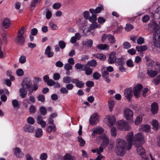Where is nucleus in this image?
<instances>
[{
    "instance_id": "obj_1",
    "label": "nucleus",
    "mask_w": 160,
    "mask_h": 160,
    "mask_svg": "<svg viewBox=\"0 0 160 160\" xmlns=\"http://www.w3.org/2000/svg\"><path fill=\"white\" fill-rule=\"evenodd\" d=\"M127 143L123 139L118 138L116 139L115 151V152L119 156H123L126 152V150L130 149L128 148Z\"/></svg>"
},
{
    "instance_id": "obj_2",
    "label": "nucleus",
    "mask_w": 160,
    "mask_h": 160,
    "mask_svg": "<svg viewBox=\"0 0 160 160\" xmlns=\"http://www.w3.org/2000/svg\"><path fill=\"white\" fill-rule=\"evenodd\" d=\"M21 86L22 87L26 89H29L30 92H32L33 91H36L38 88V86L35 84L33 85V87H32V81L31 79L28 78H24L22 81Z\"/></svg>"
},
{
    "instance_id": "obj_3",
    "label": "nucleus",
    "mask_w": 160,
    "mask_h": 160,
    "mask_svg": "<svg viewBox=\"0 0 160 160\" xmlns=\"http://www.w3.org/2000/svg\"><path fill=\"white\" fill-rule=\"evenodd\" d=\"M26 30V29L24 27H21L18 30L15 40L16 43L19 44H22L24 43L25 39L23 35Z\"/></svg>"
},
{
    "instance_id": "obj_4",
    "label": "nucleus",
    "mask_w": 160,
    "mask_h": 160,
    "mask_svg": "<svg viewBox=\"0 0 160 160\" xmlns=\"http://www.w3.org/2000/svg\"><path fill=\"white\" fill-rule=\"evenodd\" d=\"M133 144L137 148V150L138 153L142 157L141 160H148V158L145 157V152L143 147L139 144H136V143H134ZM150 156L152 158V160H154L152 157L151 155H150Z\"/></svg>"
},
{
    "instance_id": "obj_5",
    "label": "nucleus",
    "mask_w": 160,
    "mask_h": 160,
    "mask_svg": "<svg viewBox=\"0 0 160 160\" xmlns=\"http://www.w3.org/2000/svg\"><path fill=\"white\" fill-rule=\"evenodd\" d=\"M124 117L131 122H133V113L132 111L129 108H127L124 111Z\"/></svg>"
},
{
    "instance_id": "obj_6",
    "label": "nucleus",
    "mask_w": 160,
    "mask_h": 160,
    "mask_svg": "<svg viewBox=\"0 0 160 160\" xmlns=\"http://www.w3.org/2000/svg\"><path fill=\"white\" fill-rule=\"evenodd\" d=\"M148 29L151 30L152 32H154L159 28V25L154 20H151L148 24Z\"/></svg>"
},
{
    "instance_id": "obj_7",
    "label": "nucleus",
    "mask_w": 160,
    "mask_h": 160,
    "mask_svg": "<svg viewBox=\"0 0 160 160\" xmlns=\"http://www.w3.org/2000/svg\"><path fill=\"white\" fill-rule=\"evenodd\" d=\"M134 142L136 144L143 143L144 141V136L141 132H138L134 135Z\"/></svg>"
},
{
    "instance_id": "obj_8",
    "label": "nucleus",
    "mask_w": 160,
    "mask_h": 160,
    "mask_svg": "<svg viewBox=\"0 0 160 160\" xmlns=\"http://www.w3.org/2000/svg\"><path fill=\"white\" fill-rule=\"evenodd\" d=\"M118 128L120 130L128 131L131 130V128L127 123L123 121H120L118 122Z\"/></svg>"
},
{
    "instance_id": "obj_9",
    "label": "nucleus",
    "mask_w": 160,
    "mask_h": 160,
    "mask_svg": "<svg viewBox=\"0 0 160 160\" xmlns=\"http://www.w3.org/2000/svg\"><path fill=\"white\" fill-rule=\"evenodd\" d=\"M143 86L141 84H138L134 87L133 93L134 96L137 98L139 97L141 90Z\"/></svg>"
},
{
    "instance_id": "obj_10",
    "label": "nucleus",
    "mask_w": 160,
    "mask_h": 160,
    "mask_svg": "<svg viewBox=\"0 0 160 160\" xmlns=\"http://www.w3.org/2000/svg\"><path fill=\"white\" fill-rule=\"evenodd\" d=\"M133 136V132H130L128 133L125 137L126 139L128 142L127 144L128 145L129 149H131L132 146V138Z\"/></svg>"
},
{
    "instance_id": "obj_11",
    "label": "nucleus",
    "mask_w": 160,
    "mask_h": 160,
    "mask_svg": "<svg viewBox=\"0 0 160 160\" xmlns=\"http://www.w3.org/2000/svg\"><path fill=\"white\" fill-rule=\"evenodd\" d=\"M99 116L97 113H95L90 117V123L91 125H95L98 122Z\"/></svg>"
},
{
    "instance_id": "obj_12",
    "label": "nucleus",
    "mask_w": 160,
    "mask_h": 160,
    "mask_svg": "<svg viewBox=\"0 0 160 160\" xmlns=\"http://www.w3.org/2000/svg\"><path fill=\"white\" fill-rule=\"evenodd\" d=\"M100 138L102 140V146L107 147L109 143V139L108 137L104 134H102Z\"/></svg>"
},
{
    "instance_id": "obj_13",
    "label": "nucleus",
    "mask_w": 160,
    "mask_h": 160,
    "mask_svg": "<svg viewBox=\"0 0 160 160\" xmlns=\"http://www.w3.org/2000/svg\"><path fill=\"white\" fill-rule=\"evenodd\" d=\"M107 118L108 121L106 122L107 124L109 127H111L115 123L116 119L113 116H108Z\"/></svg>"
},
{
    "instance_id": "obj_14",
    "label": "nucleus",
    "mask_w": 160,
    "mask_h": 160,
    "mask_svg": "<svg viewBox=\"0 0 160 160\" xmlns=\"http://www.w3.org/2000/svg\"><path fill=\"white\" fill-rule=\"evenodd\" d=\"M132 90L129 88L124 90V95L126 98L129 101H130L132 96Z\"/></svg>"
},
{
    "instance_id": "obj_15",
    "label": "nucleus",
    "mask_w": 160,
    "mask_h": 160,
    "mask_svg": "<svg viewBox=\"0 0 160 160\" xmlns=\"http://www.w3.org/2000/svg\"><path fill=\"white\" fill-rule=\"evenodd\" d=\"M116 53L115 52H111L109 55V58L108 60V62L109 64L114 63L116 60Z\"/></svg>"
},
{
    "instance_id": "obj_16",
    "label": "nucleus",
    "mask_w": 160,
    "mask_h": 160,
    "mask_svg": "<svg viewBox=\"0 0 160 160\" xmlns=\"http://www.w3.org/2000/svg\"><path fill=\"white\" fill-rule=\"evenodd\" d=\"M72 83L75 84L76 87L79 88H82L84 86V83L78 79L72 78Z\"/></svg>"
},
{
    "instance_id": "obj_17",
    "label": "nucleus",
    "mask_w": 160,
    "mask_h": 160,
    "mask_svg": "<svg viewBox=\"0 0 160 160\" xmlns=\"http://www.w3.org/2000/svg\"><path fill=\"white\" fill-rule=\"evenodd\" d=\"M150 126L148 125H142L139 128V131L145 132H149L150 131Z\"/></svg>"
},
{
    "instance_id": "obj_18",
    "label": "nucleus",
    "mask_w": 160,
    "mask_h": 160,
    "mask_svg": "<svg viewBox=\"0 0 160 160\" xmlns=\"http://www.w3.org/2000/svg\"><path fill=\"white\" fill-rule=\"evenodd\" d=\"M153 42L160 41V28L155 31L153 34Z\"/></svg>"
},
{
    "instance_id": "obj_19",
    "label": "nucleus",
    "mask_w": 160,
    "mask_h": 160,
    "mask_svg": "<svg viewBox=\"0 0 160 160\" xmlns=\"http://www.w3.org/2000/svg\"><path fill=\"white\" fill-rule=\"evenodd\" d=\"M12 23L10 20L8 18L4 19L2 23V26L5 28H8L11 25Z\"/></svg>"
},
{
    "instance_id": "obj_20",
    "label": "nucleus",
    "mask_w": 160,
    "mask_h": 160,
    "mask_svg": "<svg viewBox=\"0 0 160 160\" xmlns=\"http://www.w3.org/2000/svg\"><path fill=\"white\" fill-rule=\"evenodd\" d=\"M23 130L26 132L32 133L34 131V128L32 126L27 124L23 127Z\"/></svg>"
},
{
    "instance_id": "obj_21",
    "label": "nucleus",
    "mask_w": 160,
    "mask_h": 160,
    "mask_svg": "<svg viewBox=\"0 0 160 160\" xmlns=\"http://www.w3.org/2000/svg\"><path fill=\"white\" fill-rule=\"evenodd\" d=\"M146 73L151 78H153L158 74L157 71L152 69H147Z\"/></svg>"
},
{
    "instance_id": "obj_22",
    "label": "nucleus",
    "mask_w": 160,
    "mask_h": 160,
    "mask_svg": "<svg viewBox=\"0 0 160 160\" xmlns=\"http://www.w3.org/2000/svg\"><path fill=\"white\" fill-rule=\"evenodd\" d=\"M151 111L153 114H156L158 110V106L156 102H153L151 105Z\"/></svg>"
},
{
    "instance_id": "obj_23",
    "label": "nucleus",
    "mask_w": 160,
    "mask_h": 160,
    "mask_svg": "<svg viewBox=\"0 0 160 160\" xmlns=\"http://www.w3.org/2000/svg\"><path fill=\"white\" fill-rule=\"evenodd\" d=\"M45 54L48 57L51 58L54 55V52L51 51V47L50 46H47L45 51Z\"/></svg>"
},
{
    "instance_id": "obj_24",
    "label": "nucleus",
    "mask_w": 160,
    "mask_h": 160,
    "mask_svg": "<svg viewBox=\"0 0 160 160\" xmlns=\"http://www.w3.org/2000/svg\"><path fill=\"white\" fill-rule=\"evenodd\" d=\"M43 14L46 15V18L48 19L51 18L52 16L51 11L48 8H46L45 9L43 12Z\"/></svg>"
},
{
    "instance_id": "obj_25",
    "label": "nucleus",
    "mask_w": 160,
    "mask_h": 160,
    "mask_svg": "<svg viewBox=\"0 0 160 160\" xmlns=\"http://www.w3.org/2000/svg\"><path fill=\"white\" fill-rule=\"evenodd\" d=\"M19 92L20 94V96L23 98L26 97L27 94V91L26 89L22 87L20 89Z\"/></svg>"
},
{
    "instance_id": "obj_26",
    "label": "nucleus",
    "mask_w": 160,
    "mask_h": 160,
    "mask_svg": "<svg viewBox=\"0 0 160 160\" xmlns=\"http://www.w3.org/2000/svg\"><path fill=\"white\" fill-rule=\"evenodd\" d=\"M103 131L102 128L98 127L93 129L92 134L94 135L95 134H100L102 133Z\"/></svg>"
},
{
    "instance_id": "obj_27",
    "label": "nucleus",
    "mask_w": 160,
    "mask_h": 160,
    "mask_svg": "<svg viewBox=\"0 0 160 160\" xmlns=\"http://www.w3.org/2000/svg\"><path fill=\"white\" fill-rule=\"evenodd\" d=\"M48 128L47 131L49 133H51L52 132H55L56 131L57 129L55 124H52L47 125Z\"/></svg>"
},
{
    "instance_id": "obj_28",
    "label": "nucleus",
    "mask_w": 160,
    "mask_h": 160,
    "mask_svg": "<svg viewBox=\"0 0 160 160\" xmlns=\"http://www.w3.org/2000/svg\"><path fill=\"white\" fill-rule=\"evenodd\" d=\"M155 62L153 60L150 59L149 62H147L146 63V68L147 69H152L154 65L155 64Z\"/></svg>"
},
{
    "instance_id": "obj_29",
    "label": "nucleus",
    "mask_w": 160,
    "mask_h": 160,
    "mask_svg": "<svg viewBox=\"0 0 160 160\" xmlns=\"http://www.w3.org/2000/svg\"><path fill=\"white\" fill-rule=\"evenodd\" d=\"M14 153L18 157L21 158L23 156L21 149L18 148H16L14 150Z\"/></svg>"
},
{
    "instance_id": "obj_30",
    "label": "nucleus",
    "mask_w": 160,
    "mask_h": 160,
    "mask_svg": "<svg viewBox=\"0 0 160 160\" xmlns=\"http://www.w3.org/2000/svg\"><path fill=\"white\" fill-rule=\"evenodd\" d=\"M75 68L78 69H81L84 71L87 67L86 64H82L80 63H77L75 65Z\"/></svg>"
},
{
    "instance_id": "obj_31",
    "label": "nucleus",
    "mask_w": 160,
    "mask_h": 160,
    "mask_svg": "<svg viewBox=\"0 0 160 160\" xmlns=\"http://www.w3.org/2000/svg\"><path fill=\"white\" fill-rule=\"evenodd\" d=\"M92 41L91 39L83 41L82 43L83 45L86 46L88 47H91L92 44Z\"/></svg>"
},
{
    "instance_id": "obj_32",
    "label": "nucleus",
    "mask_w": 160,
    "mask_h": 160,
    "mask_svg": "<svg viewBox=\"0 0 160 160\" xmlns=\"http://www.w3.org/2000/svg\"><path fill=\"white\" fill-rule=\"evenodd\" d=\"M12 103L14 109H17L20 108V105L19 104L18 101L17 100H12Z\"/></svg>"
},
{
    "instance_id": "obj_33",
    "label": "nucleus",
    "mask_w": 160,
    "mask_h": 160,
    "mask_svg": "<svg viewBox=\"0 0 160 160\" xmlns=\"http://www.w3.org/2000/svg\"><path fill=\"white\" fill-rule=\"evenodd\" d=\"M98 48L99 49L102 50H108L109 49V46L105 44H100L98 46Z\"/></svg>"
},
{
    "instance_id": "obj_34",
    "label": "nucleus",
    "mask_w": 160,
    "mask_h": 160,
    "mask_svg": "<svg viewBox=\"0 0 160 160\" xmlns=\"http://www.w3.org/2000/svg\"><path fill=\"white\" fill-rule=\"evenodd\" d=\"M151 124L153 126L152 128L155 130H157L159 128L158 123L156 120H153L151 122Z\"/></svg>"
},
{
    "instance_id": "obj_35",
    "label": "nucleus",
    "mask_w": 160,
    "mask_h": 160,
    "mask_svg": "<svg viewBox=\"0 0 160 160\" xmlns=\"http://www.w3.org/2000/svg\"><path fill=\"white\" fill-rule=\"evenodd\" d=\"M2 40H0V43L1 45H2L3 43H7V32H5L2 33Z\"/></svg>"
},
{
    "instance_id": "obj_36",
    "label": "nucleus",
    "mask_w": 160,
    "mask_h": 160,
    "mask_svg": "<svg viewBox=\"0 0 160 160\" xmlns=\"http://www.w3.org/2000/svg\"><path fill=\"white\" fill-rule=\"evenodd\" d=\"M108 39L110 43L113 44L115 43L116 40L114 36L111 34L108 35Z\"/></svg>"
},
{
    "instance_id": "obj_37",
    "label": "nucleus",
    "mask_w": 160,
    "mask_h": 160,
    "mask_svg": "<svg viewBox=\"0 0 160 160\" xmlns=\"http://www.w3.org/2000/svg\"><path fill=\"white\" fill-rule=\"evenodd\" d=\"M97 65V62L95 60H92L90 61H88L87 62L86 65L89 67H95Z\"/></svg>"
},
{
    "instance_id": "obj_38",
    "label": "nucleus",
    "mask_w": 160,
    "mask_h": 160,
    "mask_svg": "<svg viewBox=\"0 0 160 160\" xmlns=\"http://www.w3.org/2000/svg\"><path fill=\"white\" fill-rule=\"evenodd\" d=\"M42 134L43 132L42 129L39 128L36 130L35 136L37 138H40L42 136Z\"/></svg>"
},
{
    "instance_id": "obj_39",
    "label": "nucleus",
    "mask_w": 160,
    "mask_h": 160,
    "mask_svg": "<svg viewBox=\"0 0 160 160\" xmlns=\"http://www.w3.org/2000/svg\"><path fill=\"white\" fill-rule=\"evenodd\" d=\"M152 69L157 71L158 73L160 72V63L159 62H155V64L154 65Z\"/></svg>"
},
{
    "instance_id": "obj_40",
    "label": "nucleus",
    "mask_w": 160,
    "mask_h": 160,
    "mask_svg": "<svg viewBox=\"0 0 160 160\" xmlns=\"http://www.w3.org/2000/svg\"><path fill=\"white\" fill-rule=\"evenodd\" d=\"M75 157L71 155L70 154L67 153L63 156V160H75Z\"/></svg>"
},
{
    "instance_id": "obj_41",
    "label": "nucleus",
    "mask_w": 160,
    "mask_h": 160,
    "mask_svg": "<svg viewBox=\"0 0 160 160\" xmlns=\"http://www.w3.org/2000/svg\"><path fill=\"white\" fill-rule=\"evenodd\" d=\"M96 58L101 60H104L106 59V56L103 53H97L95 55Z\"/></svg>"
},
{
    "instance_id": "obj_42",
    "label": "nucleus",
    "mask_w": 160,
    "mask_h": 160,
    "mask_svg": "<svg viewBox=\"0 0 160 160\" xmlns=\"http://www.w3.org/2000/svg\"><path fill=\"white\" fill-rule=\"evenodd\" d=\"M63 82L65 83H69L72 82V79L68 76H65L63 78Z\"/></svg>"
},
{
    "instance_id": "obj_43",
    "label": "nucleus",
    "mask_w": 160,
    "mask_h": 160,
    "mask_svg": "<svg viewBox=\"0 0 160 160\" xmlns=\"http://www.w3.org/2000/svg\"><path fill=\"white\" fill-rule=\"evenodd\" d=\"M142 116L139 115L136 118L135 121V124L136 125H138L141 124L142 121Z\"/></svg>"
},
{
    "instance_id": "obj_44",
    "label": "nucleus",
    "mask_w": 160,
    "mask_h": 160,
    "mask_svg": "<svg viewBox=\"0 0 160 160\" xmlns=\"http://www.w3.org/2000/svg\"><path fill=\"white\" fill-rule=\"evenodd\" d=\"M152 82L155 85H157L160 83V75L157 76L153 79Z\"/></svg>"
},
{
    "instance_id": "obj_45",
    "label": "nucleus",
    "mask_w": 160,
    "mask_h": 160,
    "mask_svg": "<svg viewBox=\"0 0 160 160\" xmlns=\"http://www.w3.org/2000/svg\"><path fill=\"white\" fill-rule=\"evenodd\" d=\"M115 103L113 100H110L108 102V107L109 109V111L111 112L113 109Z\"/></svg>"
},
{
    "instance_id": "obj_46",
    "label": "nucleus",
    "mask_w": 160,
    "mask_h": 160,
    "mask_svg": "<svg viewBox=\"0 0 160 160\" xmlns=\"http://www.w3.org/2000/svg\"><path fill=\"white\" fill-rule=\"evenodd\" d=\"M78 141L79 142L80 146L81 147L83 146L85 143V141L80 136H78Z\"/></svg>"
},
{
    "instance_id": "obj_47",
    "label": "nucleus",
    "mask_w": 160,
    "mask_h": 160,
    "mask_svg": "<svg viewBox=\"0 0 160 160\" xmlns=\"http://www.w3.org/2000/svg\"><path fill=\"white\" fill-rule=\"evenodd\" d=\"M35 100L33 96H30L27 99V101L28 103H31L35 102Z\"/></svg>"
},
{
    "instance_id": "obj_48",
    "label": "nucleus",
    "mask_w": 160,
    "mask_h": 160,
    "mask_svg": "<svg viewBox=\"0 0 160 160\" xmlns=\"http://www.w3.org/2000/svg\"><path fill=\"white\" fill-rule=\"evenodd\" d=\"M39 4L37 2H36L34 0H32L31 2V4L30 5V9L31 10L33 9L34 8Z\"/></svg>"
},
{
    "instance_id": "obj_49",
    "label": "nucleus",
    "mask_w": 160,
    "mask_h": 160,
    "mask_svg": "<svg viewBox=\"0 0 160 160\" xmlns=\"http://www.w3.org/2000/svg\"><path fill=\"white\" fill-rule=\"evenodd\" d=\"M48 155L46 153H43L41 154L40 156V159L41 160H46L48 158Z\"/></svg>"
},
{
    "instance_id": "obj_50",
    "label": "nucleus",
    "mask_w": 160,
    "mask_h": 160,
    "mask_svg": "<svg viewBox=\"0 0 160 160\" xmlns=\"http://www.w3.org/2000/svg\"><path fill=\"white\" fill-rule=\"evenodd\" d=\"M84 71H85L86 74L87 75L91 74L92 72V69L90 67L87 68V67Z\"/></svg>"
},
{
    "instance_id": "obj_51",
    "label": "nucleus",
    "mask_w": 160,
    "mask_h": 160,
    "mask_svg": "<svg viewBox=\"0 0 160 160\" xmlns=\"http://www.w3.org/2000/svg\"><path fill=\"white\" fill-rule=\"evenodd\" d=\"M88 19L91 22L94 23L97 20V15H92Z\"/></svg>"
},
{
    "instance_id": "obj_52",
    "label": "nucleus",
    "mask_w": 160,
    "mask_h": 160,
    "mask_svg": "<svg viewBox=\"0 0 160 160\" xmlns=\"http://www.w3.org/2000/svg\"><path fill=\"white\" fill-rule=\"evenodd\" d=\"M28 123L31 125L35 123V120L33 118L31 117H28L27 119Z\"/></svg>"
},
{
    "instance_id": "obj_53",
    "label": "nucleus",
    "mask_w": 160,
    "mask_h": 160,
    "mask_svg": "<svg viewBox=\"0 0 160 160\" xmlns=\"http://www.w3.org/2000/svg\"><path fill=\"white\" fill-rule=\"evenodd\" d=\"M39 111L40 113L43 115H45L47 113L46 108L43 106H42L40 108Z\"/></svg>"
},
{
    "instance_id": "obj_54",
    "label": "nucleus",
    "mask_w": 160,
    "mask_h": 160,
    "mask_svg": "<svg viewBox=\"0 0 160 160\" xmlns=\"http://www.w3.org/2000/svg\"><path fill=\"white\" fill-rule=\"evenodd\" d=\"M116 62L118 65H122L124 64V62L122 58H117Z\"/></svg>"
},
{
    "instance_id": "obj_55",
    "label": "nucleus",
    "mask_w": 160,
    "mask_h": 160,
    "mask_svg": "<svg viewBox=\"0 0 160 160\" xmlns=\"http://www.w3.org/2000/svg\"><path fill=\"white\" fill-rule=\"evenodd\" d=\"M49 25L52 30H56L58 29V27L57 25L54 23H49Z\"/></svg>"
},
{
    "instance_id": "obj_56",
    "label": "nucleus",
    "mask_w": 160,
    "mask_h": 160,
    "mask_svg": "<svg viewBox=\"0 0 160 160\" xmlns=\"http://www.w3.org/2000/svg\"><path fill=\"white\" fill-rule=\"evenodd\" d=\"M111 135L112 137H115L116 136L117 133L115 128L112 127V128L111 130Z\"/></svg>"
},
{
    "instance_id": "obj_57",
    "label": "nucleus",
    "mask_w": 160,
    "mask_h": 160,
    "mask_svg": "<svg viewBox=\"0 0 160 160\" xmlns=\"http://www.w3.org/2000/svg\"><path fill=\"white\" fill-rule=\"evenodd\" d=\"M36 108L33 105H31L29 108V112L31 114L34 113L36 112Z\"/></svg>"
},
{
    "instance_id": "obj_58",
    "label": "nucleus",
    "mask_w": 160,
    "mask_h": 160,
    "mask_svg": "<svg viewBox=\"0 0 160 160\" xmlns=\"http://www.w3.org/2000/svg\"><path fill=\"white\" fill-rule=\"evenodd\" d=\"M19 62L22 64L25 63L26 62V57L24 55L21 56L19 58Z\"/></svg>"
},
{
    "instance_id": "obj_59",
    "label": "nucleus",
    "mask_w": 160,
    "mask_h": 160,
    "mask_svg": "<svg viewBox=\"0 0 160 160\" xmlns=\"http://www.w3.org/2000/svg\"><path fill=\"white\" fill-rule=\"evenodd\" d=\"M123 48L126 49H128L131 47V44L128 42H124L122 45Z\"/></svg>"
},
{
    "instance_id": "obj_60",
    "label": "nucleus",
    "mask_w": 160,
    "mask_h": 160,
    "mask_svg": "<svg viewBox=\"0 0 160 160\" xmlns=\"http://www.w3.org/2000/svg\"><path fill=\"white\" fill-rule=\"evenodd\" d=\"M64 68L65 70H71L72 69V66L71 65L67 63L64 64Z\"/></svg>"
},
{
    "instance_id": "obj_61",
    "label": "nucleus",
    "mask_w": 160,
    "mask_h": 160,
    "mask_svg": "<svg viewBox=\"0 0 160 160\" xmlns=\"http://www.w3.org/2000/svg\"><path fill=\"white\" fill-rule=\"evenodd\" d=\"M133 28V26L130 24H127L126 25V26L125 28V30L127 31H131Z\"/></svg>"
},
{
    "instance_id": "obj_62",
    "label": "nucleus",
    "mask_w": 160,
    "mask_h": 160,
    "mask_svg": "<svg viewBox=\"0 0 160 160\" xmlns=\"http://www.w3.org/2000/svg\"><path fill=\"white\" fill-rule=\"evenodd\" d=\"M58 45L62 49L66 47V43L63 41H60L58 42Z\"/></svg>"
},
{
    "instance_id": "obj_63",
    "label": "nucleus",
    "mask_w": 160,
    "mask_h": 160,
    "mask_svg": "<svg viewBox=\"0 0 160 160\" xmlns=\"http://www.w3.org/2000/svg\"><path fill=\"white\" fill-rule=\"evenodd\" d=\"M101 76V74L97 72H94L93 75V78L96 80L98 79Z\"/></svg>"
},
{
    "instance_id": "obj_64",
    "label": "nucleus",
    "mask_w": 160,
    "mask_h": 160,
    "mask_svg": "<svg viewBox=\"0 0 160 160\" xmlns=\"http://www.w3.org/2000/svg\"><path fill=\"white\" fill-rule=\"evenodd\" d=\"M144 40L143 38L139 37L137 40V42L138 44H142L144 43Z\"/></svg>"
}]
</instances>
